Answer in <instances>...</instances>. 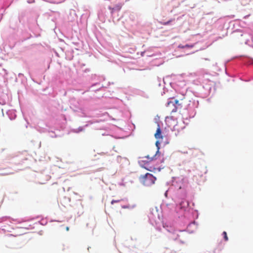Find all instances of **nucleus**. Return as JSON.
Instances as JSON below:
<instances>
[{
    "label": "nucleus",
    "mask_w": 253,
    "mask_h": 253,
    "mask_svg": "<svg viewBox=\"0 0 253 253\" xmlns=\"http://www.w3.org/2000/svg\"><path fill=\"white\" fill-rule=\"evenodd\" d=\"M156 180V178L149 173H147L141 177L142 182L146 186H149L154 184Z\"/></svg>",
    "instance_id": "f257e3e1"
},
{
    "label": "nucleus",
    "mask_w": 253,
    "mask_h": 253,
    "mask_svg": "<svg viewBox=\"0 0 253 253\" xmlns=\"http://www.w3.org/2000/svg\"><path fill=\"white\" fill-rule=\"evenodd\" d=\"M175 234H176V237H173V239H174V240L178 239V238H179V235H178L177 234H176V232H174V233H173V235H174Z\"/></svg>",
    "instance_id": "1a4fd4ad"
},
{
    "label": "nucleus",
    "mask_w": 253,
    "mask_h": 253,
    "mask_svg": "<svg viewBox=\"0 0 253 253\" xmlns=\"http://www.w3.org/2000/svg\"><path fill=\"white\" fill-rule=\"evenodd\" d=\"M144 168L146 169H147L148 170L151 171L155 169V168H153L152 167H148L147 166H146V167H144Z\"/></svg>",
    "instance_id": "0eeeda50"
},
{
    "label": "nucleus",
    "mask_w": 253,
    "mask_h": 253,
    "mask_svg": "<svg viewBox=\"0 0 253 253\" xmlns=\"http://www.w3.org/2000/svg\"><path fill=\"white\" fill-rule=\"evenodd\" d=\"M66 230L67 231H69V227H66Z\"/></svg>",
    "instance_id": "9b49d317"
},
{
    "label": "nucleus",
    "mask_w": 253,
    "mask_h": 253,
    "mask_svg": "<svg viewBox=\"0 0 253 253\" xmlns=\"http://www.w3.org/2000/svg\"><path fill=\"white\" fill-rule=\"evenodd\" d=\"M181 105L179 103V101L177 100H175L174 101H169L167 103V107L171 109V112H176L177 111L178 106Z\"/></svg>",
    "instance_id": "f03ea898"
},
{
    "label": "nucleus",
    "mask_w": 253,
    "mask_h": 253,
    "mask_svg": "<svg viewBox=\"0 0 253 253\" xmlns=\"http://www.w3.org/2000/svg\"><path fill=\"white\" fill-rule=\"evenodd\" d=\"M122 200L121 199H119V200H113L112 201H111V204H114V203H119L120 202V201H121Z\"/></svg>",
    "instance_id": "6e6552de"
},
{
    "label": "nucleus",
    "mask_w": 253,
    "mask_h": 253,
    "mask_svg": "<svg viewBox=\"0 0 253 253\" xmlns=\"http://www.w3.org/2000/svg\"><path fill=\"white\" fill-rule=\"evenodd\" d=\"M193 47V45H189V44H186L185 45H179V47L181 48H184L185 47L192 48Z\"/></svg>",
    "instance_id": "39448f33"
},
{
    "label": "nucleus",
    "mask_w": 253,
    "mask_h": 253,
    "mask_svg": "<svg viewBox=\"0 0 253 253\" xmlns=\"http://www.w3.org/2000/svg\"><path fill=\"white\" fill-rule=\"evenodd\" d=\"M156 154L155 155H154V156H153V157H149V156H148L147 157V158L148 159H149V160H150L151 161H152V160H153L154 157H155L156 156Z\"/></svg>",
    "instance_id": "9d476101"
},
{
    "label": "nucleus",
    "mask_w": 253,
    "mask_h": 253,
    "mask_svg": "<svg viewBox=\"0 0 253 253\" xmlns=\"http://www.w3.org/2000/svg\"><path fill=\"white\" fill-rule=\"evenodd\" d=\"M224 239L225 241H227L228 240V238L227 237V233L225 231H224L222 233Z\"/></svg>",
    "instance_id": "423d86ee"
},
{
    "label": "nucleus",
    "mask_w": 253,
    "mask_h": 253,
    "mask_svg": "<svg viewBox=\"0 0 253 253\" xmlns=\"http://www.w3.org/2000/svg\"><path fill=\"white\" fill-rule=\"evenodd\" d=\"M155 137L158 140H161L163 139V137L162 135V131L160 125H158V127L156 133H155Z\"/></svg>",
    "instance_id": "7ed1b4c3"
},
{
    "label": "nucleus",
    "mask_w": 253,
    "mask_h": 253,
    "mask_svg": "<svg viewBox=\"0 0 253 253\" xmlns=\"http://www.w3.org/2000/svg\"><path fill=\"white\" fill-rule=\"evenodd\" d=\"M188 202L185 200H183L179 204V207L181 209H185L186 207L188 206Z\"/></svg>",
    "instance_id": "20e7f679"
},
{
    "label": "nucleus",
    "mask_w": 253,
    "mask_h": 253,
    "mask_svg": "<svg viewBox=\"0 0 253 253\" xmlns=\"http://www.w3.org/2000/svg\"><path fill=\"white\" fill-rule=\"evenodd\" d=\"M169 22L170 21H168V22H167L166 23H165L164 25H167V24H169Z\"/></svg>",
    "instance_id": "f8f14e48"
},
{
    "label": "nucleus",
    "mask_w": 253,
    "mask_h": 253,
    "mask_svg": "<svg viewBox=\"0 0 253 253\" xmlns=\"http://www.w3.org/2000/svg\"><path fill=\"white\" fill-rule=\"evenodd\" d=\"M124 209L128 208V207L127 206H124L123 207Z\"/></svg>",
    "instance_id": "ddd939ff"
}]
</instances>
